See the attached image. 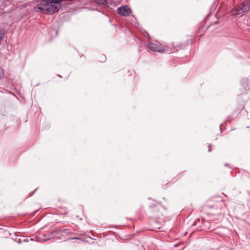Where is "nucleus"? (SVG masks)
Returning <instances> with one entry per match:
<instances>
[{
    "instance_id": "8",
    "label": "nucleus",
    "mask_w": 250,
    "mask_h": 250,
    "mask_svg": "<svg viewBox=\"0 0 250 250\" xmlns=\"http://www.w3.org/2000/svg\"><path fill=\"white\" fill-rule=\"evenodd\" d=\"M179 245H180V244H175L174 247H177L179 246Z\"/></svg>"
},
{
    "instance_id": "5",
    "label": "nucleus",
    "mask_w": 250,
    "mask_h": 250,
    "mask_svg": "<svg viewBox=\"0 0 250 250\" xmlns=\"http://www.w3.org/2000/svg\"><path fill=\"white\" fill-rule=\"evenodd\" d=\"M61 232H63L64 233H69V229H63L60 230Z\"/></svg>"
},
{
    "instance_id": "1",
    "label": "nucleus",
    "mask_w": 250,
    "mask_h": 250,
    "mask_svg": "<svg viewBox=\"0 0 250 250\" xmlns=\"http://www.w3.org/2000/svg\"><path fill=\"white\" fill-rule=\"evenodd\" d=\"M250 10V0H247L241 4L235 7L230 12L231 15H237Z\"/></svg>"
},
{
    "instance_id": "4",
    "label": "nucleus",
    "mask_w": 250,
    "mask_h": 250,
    "mask_svg": "<svg viewBox=\"0 0 250 250\" xmlns=\"http://www.w3.org/2000/svg\"><path fill=\"white\" fill-rule=\"evenodd\" d=\"M108 0H95L96 2L99 5H105L107 3Z\"/></svg>"
},
{
    "instance_id": "3",
    "label": "nucleus",
    "mask_w": 250,
    "mask_h": 250,
    "mask_svg": "<svg viewBox=\"0 0 250 250\" xmlns=\"http://www.w3.org/2000/svg\"><path fill=\"white\" fill-rule=\"evenodd\" d=\"M147 47L150 50L156 52H163V48L157 44L150 42L147 44Z\"/></svg>"
},
{
    "instance_id": "6",
    "label": "nucleus",
    "mask_w": 250,
    "mask_h": 250,
    "mask_svg": "<svg viewBox=\"0 0 250 250\" xmlns=\"http://www.w3.org/2000/svg\"><path fill=\"white\" fill-rule=\"evenodd\" d=\"M3 75H4V73L2 71V70L1 68H0V78H1L2 77H3Z\"/></svg>"
},
{
    "instance_id": "2",
    "label": "nucleus",
    "mask_w": 250,
    "mask_h": 250,
    "mask_svg": "<svg viewBox=\"0 0 250 250\" xmlns=\"http://www.w3.org/2000/svg\"><path fill=\"white\" fill-rule=\"evenodd\" d=\"M117 12L119 14L123 16H128L131 13L130 9L127 6H123L118 8Z\"/></svg>"
},
{
    "instance_id": "7",
    "label": "nucleus",
    "mask_w": 250,
    "mask_h": 250,
    "mask_svg": "<svg viewBox=\"0 0 250 250\" xmlns=\"http://www.w3.org/2000/svg\"><path fill=\"white\" fill-rule=\"evenodd\" d=\"M208 146V151H209V152H210V151H211V149H210V145H209Z\"/></svg>"
}]
</instances>
